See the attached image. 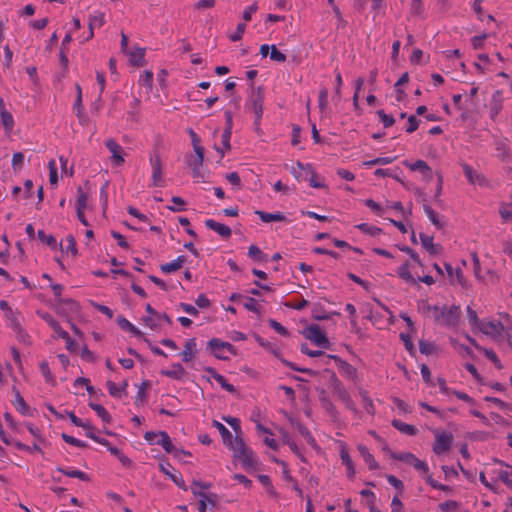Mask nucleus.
I'll use <instances>...</instances> for the list:
<instances>
[{"mask_svg": "<svg viewBox=\"0 0 512 512\" xmlns=\"http://www.w3.org/2000/svg\"><path fill=\"white\" fill-rule=\"evenodd\" d=\"M89 191L82 186L77 187L76 210L86 209Z\"/></svg>", "mask_w": 512, "mask_h": 512, "instance_id": "nucleus-34", "label": "nucleus"}, {"mask_svg": "<svg viewBox=\"0 0 512 512\" xmlns=\"http://www.w3.org/2000/svg\"><path fill=\"white\" fill-rule=\"evenodd\" d=\"M304 335L307 339L321 348L328 349L331 345L325 332L317 324H311L308 326L304 331Z\"/></svg>", "mask_w": 512, "mask_h": 512, "instance_id": "nucleus-5", "label": "nucleus"}, {"mask_svg": "<svg viewBox=\"0 0 512 512\" xmlns=\"http://www.w3.org/2000/svg\"><path fill=\"white\" fill-rule=\"evenodd\" d=\"M243 306L248 311H251L254 313L260 312L257 301L252 297H245V302L243 303Z\"/></svg>", "mask_w": 512, "mask_h": 512, "instance_id": "nucleus-63", "label": "nucleus"}, {"mask_svg": "<svg viewBox=\"0 0 512 512\" xmlns=\"http://www.w3.org/2000/svg\"><path fill=\"white\" fill-rule=\"evenodd\" d=\"M197 486H201L202 489H209L211 487V484L200 481H193L191 485V491L195 496L203 498L206 501V503L215 506L217 501V495L214 493L207 494L203 491H196Z\"/></svg>", "mask_w": 512, "mask_h": 512, "instance_id": "nucleus-14", "label": "nucleus"}, {"mask_svg": "<svg viewBox=\"0 0 512 512\" xmlns=\"http://www.w3.org/2000/svg\"><path fill=\"white\" fill-rule=\"evenodd\" d=\"M230 448L234 451V457L241 461L243 467H254L256 465L253 451L246 446L241 437L235 436L233 447Z\"/></svg>", "mask_w": 512, "mask_h": 512, "instance_id": "nucleus-2", "label": "nucleus"}, {"mask_svg": "<svg viewBox=\"0 0 512 512\" xmlns=\"http://www.w3.org/2000/svg\"><path fill=\"white\" fill-rule=\"evenodd\" d=\"M432 309L437 313L435 315L436 321H439L441 324L448 327H456L459 324L461 317L460 306H433Z\"/></svg>", "mask_w": 512, "mask_h": 512, "instance_id": "nucleus-1", "label": "nucleus"}, {"mask_svg": "<svg viewBox=\"0 0 512 512\" xmlns=\"http://www.w3.org/2000/svg\"><path fill=\"white\" fill-rule=\"evenodd\" d=\"M0 123L4 126L6 134H11L14 128V118L6 109L0 110Z\"/></svg>", "mask_w": 512, "mask_h": 512, "instance_id": "nucleus-31", "label": "nucleus"}, {"mask_svg": "<svg viewBox=\"0 0 512 512\" xmlns=\"http://www.w3.org/2000/svg\"><path fill=\"white\" fill-rule=\"evenodd\" d=\"M104 24H105V16H104L103 13L96 12L93 15H91L89 17V23H88L89 34H88V36L84 40L87 41V40L93 38V36H94V28L95 27L100 28Z\"/></svg>", "mask_w": 512, "mask_h": 512, "instance_id": "nucleus-20", "label": "nucleus"}, {"mask_svg": "<svg viewBox=\"0 0 512 512\" xmlns=\"http://www.w3.org/2000/svg\"><path fill=\"white\" fill-rule=\"evenodd\" d=\"M248 256L253 261H256V262H266L268 259L267 254L263 253L262 250L254 244H252L248 247Z\"/></svg>", "mask_w": 512, "mask_h": 512, "instance_id": "nucleus-39", "label": "nucleus"}, {"mask_svg": "<svg viewBox=\"0 0 512 512\" xmlns=\"http://www.w3.org/2000/svg\"><path fill=\"white\" fill-rule=\"evenodd\" d=\"M355 228L360 230L361 232L371 235V236H378L382 233L381 228L374 226V225H370L368 223L358 224L355 226Z\"/></svg>", "mask_w": 512, "mask_h": 512, "instance_id": "nucleus-44", "label": "nucleus"}, {"mask_svg": "<svg viewBox=\"0 0 512 512\" xmlns=\"http://www.w3.org/2000/svg\"><path fill=\"white\" fill-rule=\"evenodd\" d=\"M210 376L227 392L234 393L236 391L235 387L230 384L226 378L219 374L214 368L208 367L205 369Z\"/></svg>", "mask_w": 512, "mask_h": 512, "instance_id": "nucleus-21", "label": "nucleus"}, {"mask_svg": "<svg viewBox=\"0 0 512 512\" xmlns=\"http://www.w3.org/2000/svg\"><path fill=\"white\" fill-rule=\"evenodd\" d=\"M255 214L259 216L264 223L269 222H289L287 217L282 212L269 213L262 210H256Z\"/></svg>", "mask_w": 512, "mask_h": 512, "instance_id": "nucleus-19", "label": "nucleus"}, {"mask_svg": "<svg viewBox=\"0 0 512 512\" xmlns=\"http://www.w3.org/2000/svg\"><path fill=\"white\" fill-rule=\"evenodd\" d=\"M37 315L54 330L59 338H66L67 332L62 329L60 323L50 313L38 310Z\"/></svg>", "mask_w": 512, "mask_h": 512, "instance_id": "nucleus-17", "label": "nucleus"}, {"mask_svg": "<svg viewBox=\"0 0 512 512\" xmlns=\"http://www.w3.org/2000/svg\"><path fill=\"white\" fill-rule=\"evenodd\" d=\"M453 443V435L446 431H435V442L433 452L436 455H442L450 450Z\"/></svg>", "mask_w": 512, "mask_h": 512, "instance_id": "nucleus-6", "label": "nucleus"}, {"mask_svg": "<svg viewBox=\"0 0 512 512\" xmlns=\"http://www.w3.org/2000/svg\"><path fill=\"white\" fill-rule=\"evenodd\" d=\"M15 409L23 415H26L28 412V406L24 400V398L17 391L15 393V400L13 402Z\"/></svg>", "mask_w": 512, "mask_h": 512, "instance_id": "nucleus-50", "label": "nucleus"}, {"mask_svg": "<svg viewBox=\"0 0 512 512\" xmlns=\"http://www.w3.org/2000/svg\"><path fill=\"white\" fill-rule=\"evenodd\" d=\"M419 351L424 355H431L436 351V346L429 341L420 340Z\"/></svg>", "mask_w": 512, "mask_h": 512, "instance_id": "nucleus-55", "label": "nucleus"}, {"mask_svg": "<svg viewBox=\"0 0 512 512\" xmlns=\"http://www.w3.org/2000/svg\"><path fill=\"white\" fill-rule=\"evenodd\" d=\"M40 371L47 383L54 384L55 383V377L53 373L50 370L49 364L46 360H43L39 364Z\"/></svg>", "mask_w": 512, "mask_h": 512, "instance_id": "nucleus-47", "label": "nucleus"}, {"mask_svg": "<svg viewBox=\"0 0 512 512\" xmlns=\"http://www.w3.org/2000/svg\"><path fill=\"white\" fill-rule=\"evenodd\" d=\"M462 169L470 184L479 186H484L486 184L485 176L474 170L470 165L464 163L462 164Z\"/></svg>", "mask_w": 512, "mask_h": 512, "instance_id": "nucleus-15", "label": "nucleus"}, {"mask_svg": "<svg viewBox=\"0 0 512 512\" xmlns=\"http://www.w3.org/2000/svg\"><path fill=\"white\" fill-rule=\"evenodd\" d=\"M392 458L404 462L406 464L412 465V462L416 459V456L410 452H403L398 454H392Z\"/></svg>", "mask_w": 512, "mask_h": 512, "instance_id": "nucleus-58", "label": "nucleus"}, {"mask_svg": "<svg viewBox=\"0 0 512 512\" xmlns=\"http://www.w3.org/2000/svg\"><path fill=\"white\" fill-rule=\"evenodd\" d=\"M393 157H378L369 161L363 162V165L366 167H372L375 165H387L394 161Z\"/></svg>", "mask_w": 512, "mask_h": 512, "instance_id": "nucleus-53", "label": "nucleus"}, {"mask_svg": "<svg viewBox=\"0 0 512 512\" xmlns=\"http://www.w3.org/2000/svg\"><path fill=\"white\" fill-rule=\"evenodd\" d=\"M161 374L176 380H181L186 375L185 368L180 363H175L169 370H162Z\"/></svg>", "mask_w": 512, "mask_h": 512, "instance_id": "nucleus-28", "label": "nucleus"}, {"mask_svg": "<svg viewBox=\"0 0 512 512\" xmlns=\"http://www.w3.org/2000/svg\"><path fill=\"white\" fill-rule=\"evenodd\" d=\"M423 209L431 223L438 229L443 228L441 217L428 204H423Z\"/></svg>", "mask_w": 512, "mask_h": 512, "instance_id": "nucleus-37", "label": "nucleus"}, {"mask_svg": "<svg viewBox=\"0 0 512 512\" xmlns=\"http://www.w3.org/2000/svg\"><path fill=\"white\" fill-rule=\"evenodd\" d=\"M408 166L412 171H419L428 178L432 177V170L424 160H417Z\"/></svg>", "mask_w": 512, "mask_h": 512, "instance_id": "nucleus-35", "label": "nucleus"}, {"mask_svg": "<svg viewBox=\"0 0 512 512\" xmlns=\"http://www.w3.org/2000/svg\"><path fill=\"white\" fill-rule=\"evenodd\" d=\"M503 92L501 90H496L492 96L491 99L487 105L488 112H489V118L492 121H496L497 117L499 116L500 112L503 109Z\"/></svg>", "mask_w": 512, "mask_h": 512, "instance_id": "nucleus-8", "label": "nucleus"}, {"mask_svg": "<svg viewBox=\"0 0 512 512\" xmlns=\"http://www.w3.org/2000/svg\"><path fill=\"white\" fill-rule=\"evenodd\" d=\"M149 162H150L151 169H152L151 185L153 187H162L164 180H163V171H162V169H163L162 160H161L160 155L157 152L151 153L150 157H149Z\"/></svg>", "mask_w": 512, "mask_h": 512, "instance_id": "nucleus-7", "label": "nucleus"}, {"mask_svg": "<svg viewBox=\"0 0 512 512\" xmlns=\"http://www.w3.org/2000/svg\"><path fill=\"white\" fill-rule=\"evenodd\" d=\"M212 425L219 431L223 443L228 447H233L234 438L228 428L217 420H213Z\"/></svg>", "mask_w": 512, "mask_h": 512, "instance_id": "nucleus-25", "label": "nucleus"}, {"mask_svg": "<svg viewBox=\"0 0 512 512\" xmlns=\"http://www.w3.org/2000/svg\"><path fill=\"white\" fill-rule=\"evenodd\" d=\"M89 407L93 409L97 416L101 418V420L105 423H110L112 418L109 412L101 405L97 403L90 402Z\"/></svg>", "mask_w": 512, "mask_h": 512, "instance_id": "nucleus-42", "label": "nucleus"}, {"mask_svg": "<svg viewBox=\"0 0 512 512\" xmlns=\"http://www.w3.org/2000/svg\"><path fill=\"white\" fill-rule=\"evenodd\" d=\"M280 434L282 436V440L285 444H287L292 452L298 456L302 461H305L304 456L302 454L301 449L298 447V445L295 443V441L290 437L288 432L284 430H280Z\"/></svg>", "mask_w": 512, "mask_h": 512, "instance_id": "nucleus-33", "label": "nucleus"}, {"mask_svg": "<svg viewBox=\"0 0 512 512\" xmlns=\"http://www.w3.org/2000/svg\"><path fill=\"white\" fill-rule=\"evenodd\" d=\"M208 348L211 353L220 360H228L229 354L236 355V349L231 343L218 338H212L208 342Z\"/></svg>", "mask_w": 512, "mask_h": 512, "instance_id": "nucleus-4", "label": "nucleus"}, {"mask_svg": "<svg viewBox=\"0 0 512 512\" xmlns=\"http://www.w3.org/2000/svg\"><path fill=\"white\" fill-rule=\"evenodd\" d=\"M478 329L483 334L493 338L499 337L504 331V327L500 321L488 320H482V322L479 323Z\"/></svg>", "mask_w": 512, "mask_h": 512, "instance_id": "nucleus-10", "label": "nucleus"}, {"mask_svg": "<svg viewBox=\"0 0 512 512\" xmlns=\"http://www.w3.org/2000/svg\"><path fill=\"white\" fill-rule=\"evenodd\" d=\"M359 394L361 396L365 411L368 414L373 415L375 413L374 404L372 399L369 397L367 391L360 389Z\"/></svg>", "mask_w": 512, "mask_h": 512, "instance_id": "nucleus-45", "label": "nucleus"}, {"mask_svg": "<svg viewBox=\"0 0 512 512\" xmlns=\"http://www.w3.org/2000/svg\"><path fill=\"white\" fill-rule=\"evenodd\" d=\"M264 97V90L262 87H258L257 89L253 88L246 103V107L255 115L254 122L256 125H260L263 116Z\"/></svg>", "mask_w": 512, "mask_h": 512, "instance_id": "nucleus-3", "label": "nucleus"}, {"mask_svg": "<svg viewBox=\"0 0 512 512\" xmlns=\"http://www.w3.org/2000/svg\"><path fill=\"white\" fill-rule=\"evenodd\" d=\"M139 84L143 87L148 88L149 90L152 89L153 86V73L150 70L144 71L139 78Z\"/></svg>", "mask_w": 512, "mask_h": 512, "instance_id": "nucleus-51", "label": "nucleus"}, {"mask_svg": "<svg viewBox=\"0 0 512 512\" xmlns=\"http://www.w3.org/2000/svg\"><path fill=\"white\" fill-rule=\"evenodd\" d=\"M290 422L298 430L300 435L307 441L308 444H310L313 447L316 446L315 438L305 425H303L301 422L293 418H290Z\"/></svg>", "mask_w": 512, "mask_h": 512, "instance_id": "nucleus-23", "label": "nucleus"}, {"mask_svg": "<svg viewBox=\"0 0 512 512\" xmlns=\"http://www.w3.org/2000/svg\"><path fill=\"white\" fill-rule=\"evenodd\" d=\"M392 426L403 434L414 436L417 434V428L414 425L404 423L399 419L392 420Z\"/></svg>", "mask_w": 512, "mask_h": 512, "instance_id": "nucleus-30", "label": "nucleus"}, {"mask_svg": "<svg viewBox=\"0 0 512 512\" xmlns=\"http://www.w3.org/2000/svg\"><path fill=\"white\" fill-rule=\"evenodd\" d=\"M445 270L450 277L451 281L454 282V278L457 283H459L461 286H464V277L463 272L460 268H457L456 270L453 269L452 265L450 263H445Z\"/></svg>", "mask_w": 512, "mask_h": 512, "instance_id": "nucleus-36", "label": "nucleus"}, {"mask_svg": "<svg viewBox=\"0 0 512 512\" xmlns=\"http://www.w3.org/2000/svg\"><path fill=\"white\" fill-rule=\"evenodd\" d=\"M325 364H328L331 359L335 360L338 363L339 371L343 377L347 379L353 380L356 377L357 370L347 361L342 360L337 355L325 356Z\"/></svg>", "mask_w": 512, "mask_h": 512, "instance_id": "nucleus-9", "label": "nucleus"}, {"mask_svg": "<svg viewBox=\"0 0 512 512\" xmlns=\"http://www.w3.org/2000/svg\"><path fill=\"white\" fill-rule=\"evenodd\" d=\"M83 429H85L86 433L85 435L94 440L95 442L99 443V444H102V445H109V441L105 438H100L96 435L95 433V428L91 425V423L89 421H86L84 423V426L82 427Z\"/></svg>", "mask_w": 512, "mask_h": 512, "instance_id": "nucleus-38", "label": "nucleus"}, {"mask_svg": "<svg viewBox=\"0 0 512 512\" xmlns=\"http://www.w3.org/2000/svg\"><path fill=\"white\" fill-rule=\"evenodd\" d=\"M270 59L279 63L286 61V55L277 49L275 45L271 46Z\"/></svg>", "mask_w": 512, "mask_h": 512, "instance_id": "nucleus-61", "label": "nucleus"}, {"mask_svg": "<svg viewBox=\"0 0 512 512\" xmlns=\"http://www.w3.org/2000/svg\"><path fill=\"white\" fill-rule=\"evenodd\" d=\"M159 466H160V470L165 475H167L178 488H180L184 491H187L188 488L185 484L182 474L180 472H176L169 462L160 463Z\"/></svg>", "mask_w": 512, "mask_h": 512, "instance_id": "nucleus-12", "label": "nucleus"}, {"mask_svg": "<svg viewBox=\"0 0 512 512\" xmlns=\"http://www.w3.org/2000/svg\"><path fill=\"white\" fill-rule=\"evenodd\" d=\"M301 352L309 357L315 358V357H322L323 363L325 364V356H329L328 354H325L321 350H311L308 348L307 344H302L300 348Z\"/></svg>", "mask_w": 512, "mask_h": 512, "instance_id": "nucleus-52", "label": "nucleus"}, {"mask_svg": "<svg viewBox=\"0 0 512 512\" xmlns=\"http://www.w3.org/2000/svg\"><path fill=\"white\" fill-rule=\"evenodd\" d=\"M377 115L385 128H389L394 125V117L386 114L384 110H378Z\"/></svg>", "mask_w": 512, "mask_h": 512, "instance_id": "nucleus-57", "label": "nucleus"}, {"mask_svg": "<svg viewBox=\"0 0 512 512\" xmlns=\"http://www.w3.org/2000/svg\"><path fill=\"white\" fill-rule=\"evenodd\" d=\"M117 323L118 325L123 329V330H127L129 332H131L134 336L136 337H141L142 336V332L137 328L135 327L129 320H127L126 318L124 317H119L117 319Z\"/></svg>", "mask_w": 512, "mask_h": 512, "instance_id": "nucleus-43", "label": "nucleus"}, {"mask_svg": "<svg viewBox=\"0 0 512 512\" xmlns=\"http://www.w3.org/2000/svg\"><path fill=\"white\" fill-rule=\"evenodd\" d=\"M129 56L131 65L136 67H142L145 64V48L136 47L135 49L126 52Z\"/></svg>", "mask_w": 512, "mask_h": 512, "instance_id": "nucleus-24", "label": "nucleus"}, {"mask_svg": "<svg viewBox=\"0 0 512 512\" xmlns=\"http://www.w3.org/2000/svg\"><path fill=\"white\" fill-rule=\"evenodd\" d=\"M365 205L378 216H382L384 214V208L377 202H375L373 199H366Z\"/></svg>", "mask_w": 512, "mask_h": 512, "instance_id": "nucleus-64", "label": "nucleus"}, {"mask_svg": "<svg viewBox=\"0 0 512 512\" xmlns=\"http://www.w3.org/2000/svg\"><path fill=\"white\" fill-rule=\"evenodd\" d=\"M106 148L111 153L112 162L115 166H120L124 163V157L122 156L123 148L113 138H109L105 142Z\"/></svg>", "mask_w": 512, "mask_h": 512, "instance_id": "nucleus-13", "label": "nucleus"}, {"mask_svg": "<svg viewBox=\"0 0 512 512\" xmlns=\"http://www.w3.org/2000/svg\"><path fill=\"white\" fill-rule=\"evenodd\" d=\"M335 393H336L337 397L344 403L345 407L348 410H350L354 414L358 413L356 405H355L354 401L352 400L350 394L343 387V385L340 384L339 382H337V384L335 385Z\"/></svg>", "mask_w": 512, "mask_h": 512, "instance_id": "nucleus-16", "label": "nucleus"}, {"mask_svg": "<svg viewBox=\"0 0 512 512\" xmlns=\"http://www.w3.org/2000/svg\"><path fill=\"white\" fill-rule=\"evenodd\" d=\"M420 241L423 248L431 255H437L441 249V247L437 244H434L433 237L426 235L424 233L420 234Z\"/></svg>", "mask_w": 512, "mask_h": 512, "instance_id": "nucleus-27", "label": "nucleus"}, {"mask_svg": "<svg viewBox=\"0 0 512 512\" xmlns=\"http://www.w3.org/2000/svg\"><path fill=\"white\" fill-rule=\"evenodd\" d=\"M397 274L406 283L415 284L417 282V280L412 276L409 270L408 262H405L398 268Z\"/></svg>", "mask_w": 512, "mask_h": 512, "instance_id": "nucleus-41", "label": "nucleus"}, {"mask_svg": "<svg viewBox=\"0 0 512 512\" xmlns=\"http://www.w3.org/2000/svg\"><path fill=\"white\" fill-rule=\"evenodd\" d=\"M77 88V98L74 103V110L76 111V116L79 120V123L82 126H86L88 124V117L83 113V104H82V92L79 85L76 86Z\"/></svg>", "mask_w": 512, "mask_h": 512, "instance_id": "nucleus-22", "label": "nucleus"}, {"mask_svg": "<svg viewBox=\"0 0 512 512\" xmlns=\"http://www.w3.org/2000/svg\"><path fill=\"white\" fill-rule=\"evenodd\" d=\"M13 52L8 45L4 47L3 69H10L12 66Z\"/></svg>", "mask_w": 512, "mask_h": 512, "instance_id": "nucleus-60", "label": "nucleus"}, {"mask_svg": "<svg viewBox=\"0 0 512 512\" xmlns=\"http://www.w3.org/2000/svg\"><path fill=\"white\" fill-rule=\"evenodd\" d=\"M160 437L156 440V445H160L167 453L174 454L176 457H179L181 454L190 455L189 452L185 450H179L174 447L172 444L171 438L165 431H160Z\"/></svg>", "mask_w": 512, "mask_h": 512, "instance_id": "nucleus-11", "label": "nucleus"}, {"mask_svg": "<svg viewBox=\"0 0 512 512\" xmlns=\"http://www.w3.org/2000/svg\"><path fill=\"white\" fill-rule=\"evenodd\" d=\"M223 420L231 426V428L235 431L236 436H238V434L241 433L240 420L238 418L232 416H225L223 417Z\"/></svg>", "mask_w": 512, "mask_h": 512, "instance_id": "nucleus-62", "label": "nucleus"}, {"mask_svg": "<svg viewBox=\"0 0 512 512\" xmlns=\"http://www.w3.org/2000/svg\"><path fill=\"white\" fill-rule=\"evenodd\" d=\"M59 305L64 306L63 309H67L69 312L77 314L80 311L79 304L73 299H60Z\"/></svg>", "mask_w": 512, "mask_h": 512, "instance_id": "nucleus-49", "label": "nucleus"}, {"mask_svg": "<svg viewBox=\"0 0 512 512\" xmlns=\"http://www.w3.org/2000/svg\"><path fill=\"white\" fill-rule=\"evenodd\" d=\"M159 316L160 313H156V315L152 316H143L142 320L152 330H159L162 328V323L160 319L158 320Z\"/></svg>", "mask_w": 512, "mask_h": 512, "instance_id": "nucleus-48", "label": "nucleus"}, {"mask_svg": "<svg viewBox=\"0 0 512 512\" xmlns=\"http://www.w3.org/2000/svg\"><path fill=\"white\" fill-rule=\"evenodd\" d=\"M58 472L64 474L65 476L71 477V478H77L81 481H89V475L83 471L77 470V469H71V468H63V467H57L56 469Z\"/></svg>", "mask_w": 512, "mask_h": 512, "instance_id": "nucleus-32", "label": "nucleus"}, {"mask_svg": "<svg viewBox=\"0 0 512 512\" xmlns=\"http://www.w3.org/2000/svg\"><path fill=\"white\" fill-rule=\"evenodd\" d=\"M49 167V181L51 185H56L58 183V172L57 165L54 159H51L48 163Z\"/></svg>", "mask_w": 512, "mask_h": 512, "instance_id": "nucleus-56", "label": "nucleus"}, {"mask_svg": "<svg viewBox=\"0 0 512 512\" xmlns=\"http://www.w3.org/2000/svg\"><path fill=\"white\" fill-rule=\"evenodd\" d=\"M196 339L191 338L185 342L184 350L181 352V357L184 362H190L196 354Z\"/></svg>", "mask_w": 512, "mask_h": 512, "instance_id": "nucleus-26", "label": "nucleus"}, {"mask_svg": "<svg viewBox=\"0 0 512 512\" xmlns=\"http://www.w3.org/2000/svg\"><path fill=\"white\" fill-rule=\"evenodd\" d=\"M204 161V149L197 148L195 155H190L187 159L189 168L202 167Z\"/></svg>", "mask_w": 512, "mask_h": 512, "instance_id": "nucleus-40", "label": "nucleus"}, {"mask_svg": "<svg viewBox=\"0 0 512 512\" xmlns=\"http://www.w3.org/2000/svg\"><path fill=\"white\" fill-rule=\"evenodd\" d=\"M186 258L185 256H178L175 260L169 262V263H165V264H162L160 266V269L163 273H172V272H175L177 270H179L180 268H182L184 262H185Z\"/></svg>", "mask_w": 512, "mask_h": 512, "instance_id": "nucleus-29", "label": "nucleus"}, {"mask_svg": "<svg viewBox=\"0 0 512 512\" xmlns=\"http://www.w3.org/2000/svg\"><path fill=\"white\" fill-rule=\"evenodd\" d=\"M13 332L16 334L17 339L25 344L30 343L29 334L22 328L21 323H13Z\"/></svg>", "mask_w": 512, "mask_h": 512, "instance_id": "nucleus-46", "label": "nucleus"}, {"mask_svg": "<svg viewBox=\"0 0 512 512\" xmlns=\"http://www.w3.org/2000/svg\"><path fill=\"white\" fill-rule=\"evenodd\" d=\"M512 472V467L507 466L505 470H500L498 472V478L501 480L507 487L512 488V480L510 478Z\"/></svg>", "mask_w": 512, "mask_h": 512, "instance_id": "nucleus-54", "label": "nucleus"}, {"mask_svg": "<svg viewBox=\"0 0 512 512\" xmlns=\"http://www.w3.org/2000/svg\"><path fill=\"white\" fill-rule=\"evenodd\" d=\"M205 225L207 228L213 230L224 239H228L232 234L231 228L229 226L219 223L214 219H207L205 221Z\"/></svg>", "mask_w": 512, "mask_h": 512, "instance_id": "nucleus-18", "label": "nucleus"}, {"mask_svg": "<svg viewBox=\"0 0 512 512\" xmlns=\"http://www.w3.org/2000/svg\"><path fill=\"white\" fill-rule=\"evenodd\" d=\"M37 236L40 241L46 243L48 246L52 248L57 246L56 239L53 235H47L43 230H39Z\"/></svg>", "mask_w": 512, "mask_h": 512, "instance_id": "nucleus-59", "label": "nucleus"}]
</instances>
